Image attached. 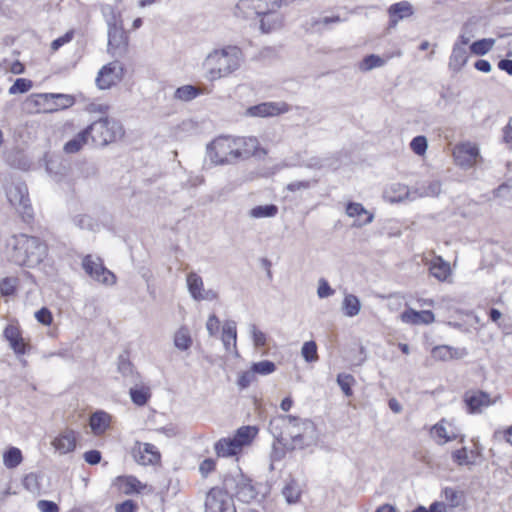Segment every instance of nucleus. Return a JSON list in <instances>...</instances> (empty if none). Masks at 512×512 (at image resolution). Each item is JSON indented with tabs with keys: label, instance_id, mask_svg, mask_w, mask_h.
<instances>
[{
	"label": "nucleus",
	"instance_id": "f257e3e1",
	"mask_svg": "<svg viewBox=\"0 0 512 512\" xmlns=\"http://www.w3.org/2000/svg\"><path fill=\"white\" fill-rule=\"evenodd\" d=\"M268 430L289 452L315 446L319 440L313 421L293 415L274 416L269 421Z\"/></svg>",
	"mask_w": 512,
	"mask_h": 512
},
{
	"label": "nucleus",
	"instance_id": "f03ea898",
	"mask_svg": "<svg viewBox=\"0 0 512 512\" xmlns=\"http://www.w3.org/2000/svg\"><path fill=\"white\" fill-rule=\"evenodd\" d=\"M10 259L19 266L34 267L44 259L47 246L40 238L20 234L12 237Z\"/></svg>",
	"mask_w": 512,
	"mask_h": 512
},
{
	"label": "nucleus",
	"instance_id": "7ed1b4c3",
	"mask_svg": "<svg viewBox=\"0 0 512 512\" xmlns=\"http://www.w3.org/2000/svg\"><path fill=\"white\" fill-rule=\"evenodd\" d=\"M241 58L242 51L237 46L214 50L205 60L209 79L216 80L231 74L240 67Z\"/></svg>",
	"mask_w": 512,
	"mask_h": 512
},
{
	"label": "nucleus",
	"instance_id": "20e7f679",
	"mask_svg": "<svg viewBox=\"0 0 512 512\" xmlns=\"http://www.w3.org/2000/svg\"><path fill=\"white\" fill-rule=\"evenodd\" d=\"M86 129L89 132L92 142L99 147H105L114 143L120 140L125 134L121 122L109 117L99 118L88 125Z\"/></svg>",
	"mask_w": 512,
	"mask_h": 512
},
{
	"label": "nucleus",
	"instance_id": "39448f33",
	"mask_svg": "<svg viewBox=\"0 0 512 512\" xmlns=\"http://www.w3.org/2000/svg\"><path fill=\"white\" fill-rule=\"evenodd\" d=\"M108 26V48L107 51L113 57H123L128 52L129 36L123 27L120 14L110 8V14L106 19Z\"/></svg>",
	"mask_w": 512,
	"mask_h": 512
},
{
	"label": "nucleus",
	"instance_id": "423d86ee",
	"mask_svg": "<svg viewBox=\"0 0 512 512\" xmlns=\"http://www.w3.org/2000/svg\"><path fill=\"white\" fill-rule=\"evenodd\" d=\"M222 485L230 492L232 497H236L244 503L257 500L260 493L259 485H254L252 480L245 476L241 470L226 474Z\"/></svg>",
	"mask_w": 512,
	"mask_h": 512
},
{
	"label": "nucleus",
	"instance_id": "0eeeda50",
	"mask_svg": "<svg viewBox=\"0 0 512 512\" xmlns=\"http://www.w3.org/2000/svg\"><path fill=\"white\" fill-rule=\"evenodd\" d=\"M207 156L214 165H229L240 159V152L236 147L235 138L220 136L207 145Z\"/></svg>",
	"mask_w": 512,
	"mask_h": 512
},
{
	"label": "nucleus",
	"instance_id": "6e6552de",
	"mask_svg": "<svg viewBox=\"0 0 512 512\" xmlns=\"http://www.w3.org/2000/svg\"><path fill=\"white\" fill-rule=\"evenodd\" d=\"M205 512H236L233 497L224 485L209 490L205 500Z\"/></svg>",
	"mask_w": 512,
	"mask_h": 512
},
{
	"label": "nucleus",
	"instance_id": "1a4fd4ad",
	"mask_svg": "<svg viewBox=\"0 0 512 512\" xmlns=\"http://www.w3.org/2000/svg\"><path fill=\"white\" fill-rule=\"evenodd\" d=\"M7 198L22 215L25 222H29L33 219V209L30 204L28 189L25 184L19 183L10 186L7 190Z\"/></svg>",
	"mask_w": 512,
	"mask_h": 512
},
{
	"label": "nucleus",
	"instance_id": "9d476101",
	"mask_svg": "<svg viewBox=\"0 0 512 512\" xmlns=\"http://www.w3.org/2000/svg\"><path fill=\"white\" fill-rule=\"evenodd\" d=\"M452 156L455 164L462 170L472 169L481 158L478 146L470 142L456 145Z\"/></svg>",
	"mask_w": 512,
	"mask_h": 512
},
{
	"label": "nucleus",
	"instance_id": "9b49d317",
	"mask_svg": "<svg viewBox=\"0 0 512 512\" xmlns=\"http://www.w3.org/2000/svg\"><path fill=\"white\" fill-rule=\"evenodd\" d=\"M82 267L92 279L99 283L112 285L116 281L115 275L103 265L100 258L94 259L91 255H87L83 258Z\"/></svg>",
	"mask_w": 512,
	"mask_h": 512
},
{
	"label": "nucleus",
	"instance_id": "f8f14e48",
	"mask_svg": "<svg viewBox=\"0 0 512 512\" xmlns=\"http://www.w3.org/2000/svg\"><path fill=\"white\" fill-rule=\"evenodd\" d=\"M124 66L119 61H113L104 65L96 77V85L105 90L120 82L124 76Z\"/></svg>",
	"mask_w": 512,
	"mask_h": 512
},
{
	"label": "nucleus",
	"instance_id": "ddd939ff",
	"mask_svg": "<svg viewBox=\"0 0 512 512\" xmlns=\"http://www.w3.org/2000/svg\"><path fill=\"white\" fill-rule=\"evenodd\" d=\"M32 98L38 106H44L46 111H56L59 109H66L71 107L75 103V99L71 95L67 94H33Z\"/></svg>",
	"mask_w": 512,
	"mask_h": 512
},
{
	"label": "nucleus",
	"instance_id": "4468645a",
	"mask_svg": "<svg viewBox=\"0 0 512 512\" xmlns=\"http://www.w3.org/2000/svg\"><path fill=\"white\" fill-rule=\"evenodd\" d=\"M467 412L470 414L481 413L483 408L489 407L494 403L487 392L481 390L466 391L463 396Z\"/></svg>",
	"mask_w": 512,
	"mask_h": 512
},
{
	"label": "nucleus",
	"instance_id": "2eb2a0df",
	"mask_svg": "<svg viewBox=\"0 0 512 512\" xmlns=\"http://www.w3.org/2000/svg\"><path fill=\"white\" fill-rule=\"evenodd\" d=\"M135 461L141 465H154L160 461L161 455L157 448L150 443L137 441L132 449Z\"/></svg>",
	"mask_w": 512,
	"mask_h": 512
},
{
	"label": "nucleus",
	"instance_id": "dca6fc26",
	"mask_svg": "<svg viewBox=\"0 0 512 512\" xmlns=\"http://www.w3.org/2000/svg\"><path fill=\"white\" fill-rule=\"evenodd\" d=\"M287 111L288 106L286 103L264 102L249 107L247 109V114L252 117H269L276 116Z\"/></svg>",
	"mask_w": 512,
	"mask_h": 512
},
{
	"label": "nucleus",
	"instance_id": "f3484780",
	"mask_svg": "<svg viewBox=\"0 0 512 512\" xmlns=\"http://www.w3.org/2000/svg\"><path fill=\"white\" fill-rule=\"evenodd\" d=\"M281 4L282 0H240L237 7L252 10L255 14H263L265 11L279 10Z\"/></svg>",
	"mask_w": 512,
	"mask_h": 512
},
{
	"label": "nucleus",
	"instance_id": "a211bd4d",
	"mask_svg": "<svg viewBox=\"0 0 512 512\" xmlns=\"http://www.w3.org/2000/svg\"><path fill=\"white\" fill-rule=\"evenodd\" d=\"M400 319L406 324L421 325L432 323L435 320V316L430 310L417 311L407 308L400 314Z\"/></svg>",
	"mask_w": 512,
	"mask_h": 512
},
{
	"label": "nucleus",
	"instance_id": "6ab92c4d",
	"mask_svg": "<svg viewBox=\"0 0 512 512\" xmlns=\"http://www.w3.org/2000/svg\"><path fill=\"white\" fill-rule=\"evenodd\" d=\"M453 461L459 466H467L471 469L477 464V459L481 456V452L476 449L468 450L466 447H462L452 452L451 454Z\"/></svg>",
	"mask_w": 512,
	"mask_h": 512
},
{
	"label": "nucleus",
	"instance_id": "aec40b11",
	"mask_svg": "<svg viewBox=\"0 0 512 512\" xmlns=\"http://www.w3.org/2000/svg\"><path fill=\"white\" fill-rule=\"evenodd\" d=\"M260 17V30L262 33H270L280 29L283 25V16L278 10L265 11L263 14H256Z\"/></svg>",
	"mask_w": 512,
	"mask_h": 512
},
{
	"label": "nucleus",
	"instance_id": "412c9836",
	"mask_svg": "<svg viewBox=\"0 0 512 512\" xmlns=\"http://www.w3.org/2000/svg\"><path fill=\"white\" fill-rule=\"evenodd\" d=\"M111 415L105 411L98 410L94 412L89 419V426L92 432L99 436L110 427Z\"/></svg>",
	"mask_w": 512,
	"mask_h": 512
},
{
	"label": "nucleus",
	"instance_id": "4be33fe9",
	"mask_svg": "<svg viewBox=\"0 0 512 512\" xmlns=\"http://www.w3.org/2000/svg\"><path fill=\"white\" fill-rule=\"evenodd\" d=\"M218 457L235 456L242 450L233 437L221 438L214 445Z\"/></svg>",
	"mask_w": 512,
	"mask_h": 512
},
{
	"label": "nucleus",
	"instance_id": "5701e85b",
	"mask_svg": "<svg viewBox=\"0 0 512 512\" xmlns=\"http://www.w3.org/2000/svg\"><path fill=\"white\" fill-rule=\"evenodd\" d=\"M236 147L240 152V159L249 158L255 155L259 148V141L256 137H234Z\"/></svg>",
	"mask_w": 512,
	"mask_h": 512
},
{
	"label": "nucleus",
	"instance_id": "b1692460",
	"mask_svg": "<svg viewBox=\"0 0 512 512\" xmlns=\"http://www.w3.org/2000/svg\"><path fill=\"white\" fill-rule=\"evenodd\" d=\"M117 484L119 490L125 495L141 493V491L146 487V485L142 484L134 476H120L117 478Z\"/></svg>",
	"mask_w": 512,
	"mask_h": 512
},
{
	"label": "nucleus",
	"instance_id": "393cba45",
	"mask_svg": "<svg viewBox=\"0 0 512 512\" xmlns=\"http://www.w3.org/2000/svg\"><path fill=\"white\" fill-rule=\"evenodd\" d=\"M90 139L89 132L86 128L77 133L72 139L68 140L63 147L66 154L78 153Z\"/></svg>",
	"mask_w": 512,
	"mask_h": 512
},
{
	"label": "nucleus",
	"instance_id": "a878e982",
	"mask_svg": "<svg viewBox=\"0 0 512 512\" xmlns=\"http://www.w3.org/2000/svg\"><path fill=\"white\" fill-rule=\"evenodd\" d=\"M410 195L411 193L408 187L399 183L392 184L384 192V198L390 203L401 202L408 198L414 199V197H411Z\"/></svg>",
	"mask_w": 512,
	"mask_h": 512
},
{
	"label": "nucleus",
	"instance_id": "bb28decb",
	"mask_svg": "<svg viewBox=\"0 0 512 512\" xmlns=\"http://www.w3.org/2000/svg\"><path fill=\"white\" fill-rule=\"evenodd\" d=\"M53 445L61 453H68L73 451L76 447V437L74 432L69 430L59 435L53 441Z\"/></svg>",
	"mask_w": 512,
	"mask_h": 512
},
{
	"label": "nucleus",
	"instance_id": "cd10ccee",
	"mask_svg": "<svg viewBox=\"0 0 512 512\" xmlns=\"http://www.w3.org/2000/svg\"><path fill=\"white\" fill-rule=\"evenodd\" d=\"M258 434L256 426H242L235 432L233 438L240 448L249 445Z\"/></svg>",
	"mask_w": 512,
	"mask_h": 512
},
{
	"label": "nucleus",
	"instance_id": "c85d7f7f",
	"mask_svg": "<svg viewBox=\"0 0 512 512\" xmlns=\"http://www.w3.org/2000/svg\"><path fill=\"white\" fill-rule=\"evenodd\" d=\"M361 310V302L356 295L347 294L342 302V311L348 317H354Z\"/></svg>",
	"mask_w": 512,
	"mask_h": 512
},
{
	"label": "nucleus",
	"instance_id": "c756f323",
	"mask_svg": "<svg viewBox=\"0 0 512 512\" xmlns=\"http://www.w3.org/2000/svg\"><path fill=\"white\" fill-rule=\"evenodd\" d=\"M237 330L234 321H227L222 330V341L227 351L230 350L231 345L236 347Z\"/></svg>",
	"mask_w": 512,
	"mask_h": 512
},
{
	"label": "nucleus",
	"instance_id": "7c9ffc66",
	"mask_svg": "<svg viewBox=\"0 0 512 512\" xmlns=\"http://www.w3.org/2000/svg\"><path fill=\"white\" fill-rule=\"evenodd\" d=\"M413 13V6L408 1L394 3L388 8L389 15H394L401 20L410 17Z\"/></svg>",
	"mask_w": 512,
	"mask_h": 512
},
{
	"label": "nucleus",
	"instance_id": "2f4dec72",
	"mask_svg": "<svg viewBox=\"0 0 512 512\" xmlns=\"http://www.w3.org/2000/svg\"><path fill=\"white\" fill-rule=\"evenodd\" d=\"M187 282V288L191 295V297L196 300L197 297L202 293L204 287H203V280L201 276H199L195 272H190L187 274L186 277Z\"/></svg>",
	"mask_w": 512,
	"mask_h": 512
},
{
	"label": "nucleus",
	"instance_id": "473e14b6",
	"mask_svg": "<svg viewBox=\"0 0 512 512\" xmlns=\"http://www.w3.org/2000/svg\"><path fill=\"white\" fill-rule=\"evenodd\" d=\"M129 394L132 402L138 406H144L151 397L150 388L147 386L131 387Z\"/></svg>",
	"mask_w": 512,
	"mask_h": 512
},
{
	"label": "nucleus",
	"instance_id": "72a5a7b5",
	"mask_svg": "<svg viewBox=\"0 0 512 512\" xmlns=\"http://www.w3.org/2000/svg\"><path fill=\"white\" fill-rule=\"evenodd\" d=\"M495 44V39L493 38H483L477 41H474L469 49L470 53L477 56H484L488 52H490Z\"/></svg>",
	"mask_w": 512,
	"mask_h": 512
},
{
	"label": "nucleus",
	"instance_id": "f704fd0d",
	"mask_svg": "<svg viewBox=\"0 0 512 512\" xmlns=\"http://www.w3.org/2000/svg\"><path fill=\"white\" fill-rule=\"evenodd\" d=\"M278 213V207L275 204L259 205L249 211L252 218H270Z\"/></svg>",
	"mask_w": 512,
	"mask_h": 512
},
{
	"label": "nucleus",
	"instance_id": "c9c22d12",
	"mask_svg": "<svg viewBox=\"0 0 512 512\" xmlns=\"http://www.w3.org/2000/svg\"><path fill=\"white\" fill-rule=\"evenodd\" d=\"M22 460V452L16 447H10L3 455L4 465L9 469L16 468Z\"/></svg>",
	"mask_w": 512,
	"mask_h": 512
},
{
	"label": "nucleus",
	"instance_id": "e433bc0d",
	"mask_svg": "<svg viewBox=\"0 0 512 512\" xmlns=\"http://www.w3.org/2000/svg\"><path fill=\"white\" fill-rule=\"evenodd\" d=\"M430 273L439 281H445L448 278V264L438 257L429 267Z\"/></svg>",
	"mask_w": 512,
	"mask_h": 512
},
{
	"label": "nucleus",
	"instance_id": "4c0bfd02",
	"mask_svg": "<svg viewBox=\"0 0 512 512\" xmlns=\"http://www.w3.org/2000/svg\"><path fill=\"white\" fill-rule=\"evenodd\" d=\"M444 422L445 420L442 419L430 429L432 439L439 445H444L448 442V434L444 426Z\"/></svg>",
	"mask_w": 512,
	"mask_h": 512
},
{
	"label": "nucleus",
	"instance_id": "58836bf2",
	"mask_svg": "<svg viewBox=\"0 0 512 512\" xmlns=\"http://www.w3.org/2000/svg\"><path fill=\"white\" fill-rule=\"evenodd\" d=\"M355 378L351 374L340 373L337 375V383L345 396L353 395L352 386L355 384Z\"/></svg>",
	"mask_w": 512,
	"mask_h": 512
},
{
	"label": "nucleus",
	"instance_id": "ea45409f",
	"mask_svg": "<svg viewBox=\"0 0 512 512\" xmlns=\"http://www.w3.org/2000/svg\"><path fill=\"white\" fill-rule=\"evenodd\" d=\"M470 55L467 51L466 47L459 46L458 43H455L452 50V58L455 62V65L458 66V70H460L469 59Z\"/></svg>",
	"mask_w": 512,
	"mask_h": 512
},
{
	"label": "nucleus",
	"instance_id": "a19ab883",
	"mask_svg": "<svg viewBox=\"0 0 512 512\" xmlns=\"http://www.w3.org/2000/svg\"><path fill=\"white\" fill-rule=\"evenodd\" d=\"M199 94L198 89L193 85H184L176 89L174 97L181 101H190Z\"/></svg>",
	"mask_w": 512,
	"mask_h": 512
},
{
	"label": "nucleus",
	"instance_id": "79ce46f5",
	"mask_svg": "<svg viewBox=\"0 0 512 512\" xmlns=\"http://www.w3.org/2000/svg\"><path fill=\"white\" fill-rule=\"evenodd\" d=\"M174 344L179 350L182 351H185L190 348L192 344V339L187 329L181 328L176 332L174 337Z\"/></svg>",
	"mask_w": 512,
	"mask_h": 512
},
{
	"label": "nucleus",
	"instance_id": "37998d69",
	"mask_svg": "<svg viewBox=\"0 0 512 512\" xmlns=\"http://www.w3.org/2000/svg\"><path fill=\"white\" fill-rule=\"evenodd\" d=\"M282 494L288 504H294L298 502L300 498V490L294 481L287 483L284 486V488L282 489Z\"/></svg>",
	"mask_w": 512,
	"mask_h": 512
},
{
	"label": "nucleus",
	"instance_id": "c03bdc74",
	"mask_svg": "<svg viewBox=\"0 0 512 512\" xmlns=\"http://www.w3.org/2000/svg\"><path fill=\"white\" fill-rule=\"evenodd\" d=\"M73 222L79 228L87 229L90 231H95L96 228H98V226H99L95 219H93L91 216L86 215V214L76 215L73 218Z\"/></svg>",
	"mask_w": 512,
	"mask_h": 512
},
{
	"label": "nucleus",
	"instance_id": "a18cd8bd",
	"mask_svg": "<svg viewBox=\"0 0 512 512\" xmlns=\"http://www.w3.org/2000/svg\"><path fill=\"white\" fill-rule=\"evenodd\" d=\"M384 64V60L374 54L367 55L360 62L359 68L361 71H370L374 68L381 67Z\"/></svg>",
	"mask_w": 512,
	"mask_h": 512
},
{
	"label": "nucleus",
	"instance_id": "49530a36",
	"mask_svg": "<svg viewBox=\"0 0 512 512\" xmlns=\"http://www.w3.org/2000/svg\"><path fill=\"white\" fill-rule=\"evenodd\" d=\"M301 354L306 362L312 363L318 360L317 345L314 341H307L303 344Z\"/></svg>",
	"mask_w": 512,
	"mask_h": 512
},
{
	"label": "nucleus",
	"instance_id": "de8ad7c7",
	"mask_svg": "<svg viewBox=\"0 0 512 512\" xmlns=\"http://www.w3.org/2000/svg\"><path fill=\"white\" fill-rule=\"evenodd\" d=\"M33 86V83L31 80L26 78H17L13 85L9 88V94L15 95V94H23L28 92Z\"/></svg>",
	"mask_w": 512,
	"mask_h": 512
},
{
	"label": "nucleus",
	"instance_id": "09e8293b",
	"mask_svg": "<svg viewBox=\"0 0 512 512\" xmlns=\"http://www.w3.org/2000/svg\"><path fill=\"white\" fill-rule=\"evenodd\" d=\"M420 197H434L438 196L441 191V184L438 181H432L427 185H423L417 189Z\"/></svg>",
	"mask_w": 512,
	"mask_h": 512
},
{
	"label": "nucleus",
	"instance_id": "8fccbe9b",
	"mask_svg": "<svg viewBox=\"0 0 512 512\" xmlns=\"http://www.w3.org/2000/svg\"><path fill=\"white\" fill-rule=\"evenodd\" d=\"M22 484L25 487V489L31 493H39L40 492L41 486H40V482H39V476L36 473L32 472V473L27 474L24 477Z\"/></svg>",
	"mask_w": 512,
	"mask_h": 512
},
{
	"label": "nucleus",
	"instance_id": "3c124183",
	"mask_svg": "<svg viewBox=\"0 0 512 512\" xmlns=\"http://www.w3.org/2000/svg\"><path fill=\"white\" fill-rule=\"evenodd\" d=\"M251 368L255 374L269 375L276 370V365L270 360H263L253 363Z\"/></svg>",
	"mask_w": 512,
	"mask_h": 512
},
{
	"label": "nucleus",
	"instance_id": "603ef678",
	"mask_svg": "<svg viewBox=\"0 0 512 512\" xmlns=\"http://www.w3.org/2000/svg\"><path fill=\"white\" fill-rule=\"evenodd\" d=\"M427 139L425 136H422V135H419V136H416L412 139V141L410 142V147L412 149V151L419 155V156H422L425 154L426 150H427Z\"/></svg>",
	"mask_w": 512,
	"mask_h": 512
},
{
	"label": "nucleus",
	"instance_id": "864d4df0",
	"mask_svg": "<svg viewBox=\"0 0 512 512\" xmlns=\"http://www.w3.org/2000/svg\"><path fill=\"white\" fill-rule=\"evenodd\" d=\"M118 371L124 376H133V365L125 354L118 357Z\"/></svg>",
	"mask_w": 512,
	"mask_h": 512
},
{
	"label": "nucleus",
	"instance_id": "5fc2aeb1",
	"mask_svg": "<svg viewBox=\"0 0 512 512\" xmlns=\"http://www.w3.org/2000/svg\"><path fill=\"white\" fill-rule=\"evenodd\" d=\"M466 495L463 491H451L450 490V508L465 509Z\"/></svg>",
	"mask_w": 512,
	"mask_h": 512
},
{
	"label": "nucleus",
	"instance_id": "6e6d98bb",
	"mask_svg": "<svg viewBox=\"0 0 512 512\" xmlns=\"http://www.w3.org/2000/svg\"><path fill=\"white\" fill-rule=\"evenodd\" d=\"M250 333L255 347L259 348L266 345V334L260 331L255 324L250 325Z\"/></svg>",
	"mask_w": 512,
	"mask_h": 512
},
{
	"label": "nucleus",
	"instance_id": "4d7b16f0",
	"mask_svg": "<svg viewBox=\"0 0 512 512\" xmlns=\"http://www.w3.org/2000/svg\"><path fill=\"white\" fill-rule=\"evenodd\" d=\"M346 213L349 217L360 216L361 214H368L367 210L361 203L349 202L346 206Z\"/></svg>",
	"mask_w": 512,
	"mask_h": 512
},
{
	"label": "nucleus",
	"instance_id": "13d9d810",
	"mask_svg": "<svg viewBox=\"0 0 512 512\" xmlns=\"http://www.w3.org/2000/svg\"><path fill=\"white\" fill-rule=\"evenodd\" d=\"M35 317L39 323L46 325V326L50 325L53 320L51 311L46 307H42L41 309H39L35 313Z\"/></svg>",
	"mask_w": 512,
	"mask_h": 512
},
{
	"label": "nucleus",
	"instance_id": "bf43d9fd",
	"mask_svg": "<svg viewBox=\"0 0 512 512\" xmlns=\"http://www.w3.org/2000/svg\"><path fill=\"white\" fill-rule=\"evenodd\" d=\"M216 462L212 458L204 459L199 465V472L203 477H207L212 471L215 470Z\"/></svg>",
	"mask_w": 512,
	"mask_h": 512
},
{
	"label": "nucleus",
	"instance_id": "052dcab7",
	"mask_svg": "<svg viewBox=\"0 0 512 512\" xmlns=\"http://www.w3.org/2000/svg\"><path fill=\"white\" fill-rule=\"evenodd\" d=\"M255 380V373L251 369L250 371L243 372L237 381L238 386L241 389L247 388Z\"/></svg>",
	"mask_w": 512,
	"mask_h": 512
},
{
	"label": "nucleus",
	"instance_id": "680f3d73",
	"mask_svg": "<svg viewBox=\"0 0 512 512\" xmlns=\"http://www.w3.org/2000/svg\"><path fill=\"white\" fill-rule=\"evenodd\" d=\"M73 36H74V32L72 30L66 32L63 36L58 37L57 39L52 41L51 49L54 51L58 50L64 44L70 42L73 39Z\"/></svg>",
	"mask_w": 512,
	"mask_h": 512
},
{
	"label": "nucleus",
	"instance_id": "e2e57ef3",
	"mask_svg": "<svg viewBox=\"0 0 512 512\" xmlns=\"http://www.w3.org/2000/svg\"><path fill=\"white\" fill-rule=\"evenodd\" d=\"M9 344L17 355L25 354L28 348V345L25 343L22 334L18 338H16L15 342L12 341Z\"/></svg>",
	"mask_w": 512,
	"mask_h": 512
},
{
	"label": "nucleus",
	"instance_id": "0e129e2a",
	"mask_svg": "<svg viewBox=\"0 0 512 512\" xmlns=\"http://www.w3.org/2000/svg\"><path fill=\"white\" fill-rule=\"evenodd\" d=\"M84 460L90 465H97L101 462L102 455L98 450L86 451L83 455Z\"/></svg>",
	"mask_w": 512,
	"mask_h": 512
},
{
	"label": "nucleus",
	"instance_id": "69168bd1",
	"mask_svg": "<svg viewBox=\"0 0 512 512\" xmlns=\"http://www.w3.org/2000/svg\"><path fill=\"white\" fill-rule=\"evenodd\" d=\"M317 294L319 298H327L334 294V290L325 279H320Z\"/></svg>",
	"mask_w": 512,
	"mask_h": 512
},
{
	"label": "nucleus",
	"instance_id": "338daca9",
	"mask_svg": "<svg viewBox=\"0 0 512 512\" xmlns=\"http://www.w3.org/2000/svg\"><path fill=\"white\" fill-rule=\"evenodd\" d=\"M137 509V504L131 499L125 500L115 506L116 512H136Z\"/></svg>",
	"mask_w": 512,
	"mask_h": 512
},
{
	"label": "nucleus",
	"instance_id": "774afa93",
	"mask_svg": "<svg viewBox=\"0 0 512 512\" xmlns=\"http://www.w3.org/2000/svg\"><path fill=\"white\" fill-rule=\"evenodd\" d=\"M37 507L41 512H59V506L50 500H39Z\"/></svg>",
	"mask_w": 512,
	"mask_h": 512
}]
</instances>
